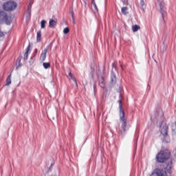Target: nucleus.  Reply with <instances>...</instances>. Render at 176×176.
<instances>
[{
	"label": "nucleus",
	"instance_id": "obj_25",
	"mask_svg": "<svg viewBox=\"0 0 176 176\" xmlns=\"http://www.w3.org/2000/svg\"><path fill=\"white\" fill-rule=\"evenodd\" d=\"M72 20H73V23L76 24V21H75V17H74V13L73 12H72Z\"/></svg>",
	"mask_w": 176,
	"mask_h": 176
},
{
	"label": "nucleus",
	"instance_id": "obj_30",
	"mask_svg": "<svg viewBox=\"0 0 176 176\" xmlns=\"http://www.w3.org/2000/svg\"><path fill=\"white\" fill-rule=\"evenodd\" d=\"M94 8H96V6H97V4H96V3L94 4H93Z\"/></svg>",
	"mask_w": 176,
	"mask_h": 176
},
{
	"label": "nucleus",
	"instance_id": "obj_3",
	"mask_svg": "<svg viewBox=\"0 0 176 176\" xmlns=\"http://www.w3.org/2000/svg\"><path fill=\"white\" fill-rule=\"evenodd\" d=\"M119 102V109H120V120L121 122V127L120 129V133L121 135H124L126 131L129 130V126H127V120L124 118L125 113L124 110L122 107V100H118Z\"/></svg>",
	"mask_w": 176,
	"mask_h": 176
},
{
	"label": "nucleus",
	"instance_id": "obj_11",
	"mask_svg": "<svg viewBox=\"0 0 176 176\" xmlns=\"http://www.w3.org/2000/svg\"><path fill=\"white\" fill-rule=\"evenodd\" d=\"M111 81L112 85H115V83H116V74H115V73H113V72H111Z\"/></svg>",
	"mask_w": 176,
	"mask_h": 176
},
{
	"label": "nucleus",
	"instance_id": "obj_32",
	"mask_svg": "<svg viewBox=\"0 0 176 176\" xmlns=\"http://www.w3.org/2000/svg\"><path fill=\"white\" fill-rule=\"evenodd\" d=\"M20 61H21V59H19V63H20Z\"/></svg>",
	"mask_w": 176,
	"mask_h": 176
},
{
	"label": "nucleus",
	"instance_id": "obj_15",
	"mask_svg": "<svg viewBox=\"0 0 176 176\" xmlns=\"http://www.w3.org/2000/svg\"><path fill=\"white\" fill-rule=\"evenodd\" d=\"M42 36V32L41 30L37 32L36 41L37 42H41V38Z\"/></svg>",
	"mask_w": 176,
	"mask_h": 176
},
{
	"label": "nucleus",
	"instance_id": "obj_2",
	"mask_svg": "<svg viewBox=\"0 0 176 176\" xmlns=\"http://www.w3.org/2000/svg\"><path fill=\"white\" fill-rule=\"evenodd\" d=\"M155 160L157 163H166V171L171 173L173 168V160L171 159V151L168 149L160 150L156 155Z\"/></svg>",
	"mask_w": 176,
	"mask_h": 176
},
{
	"label": "nucleus",
	"instance_id": "obj_26",
	"mask_svg": "<svg viewBox=\"0 0 176 176\" xmlns=\"http://www.w3.org/2000/svg\"><path fill=\"white\" fill-rule=\"evenodd\" d=\"M96 12H98V8H97V6L96 7H94Z\"/></svg>",
	"mask_w": 176,
	"mask_h": 176
},
{
	"label": "nucleus",
	"instance_id": "obj_13",
	"mask_svg": "<svg viewBox=\"0 0 176 176\" xmlns=\"http://www.w3.org/2000/svg\"><path fill=\"white\" fill-rule=\"evenodd\" d=\"M127 10H129V8L127 7H123L121 9V12L124 16H127V14H129V12H127Z\"/></svg>",
	"mask_w": 176,
	"mask_h": 176
},
{
	"label": "nucleus",
	"instance_id": "obj_6",
	"mask_svg": "<svg viewBox=\"0 0 176 176\" xmlns=\"http://www.w3.org/2000/svg\"><path fill=\"white\" fill-rule=\"evenodd\" d=\"M16 8H17V3L14 1H8L3 5V9L6 10V12H12L15 10Z\"/></svg>",
	"mask_w": 176,
	"mask_h": 176
},
{
	"label": "nucleus",
	"instance_id": "obj_18",
	"mask_svg": "<svg viewBox=\"0 0 176 176\" xmlns=\"http://www.w3.org/2000/svg\"><path fill=\"white\" fill-rule=\"evenodd\" d=\"M69 76L70 79H72L73 80H74L76 86H78V82H76V80L75 79V77H74V74H72V73L69 72Z\"/></svg>",
	"mask_w": 176,
	"mask_h": 176
},
{
	"label": "nucleus",
	"instance_id": "obj_23",
	"mask_svg": "<svg viewBox=\"0 0 176 176\" xmlns=\"http://www.w3.org/2000/svg\"><path fill=\"white\" fill-rule=\"evenodd\" d=\"M49 49H50V45H47V47L44 49L43 52L47 53V52L49 51Z\"/></svg>",
	"mask_w": 176,
	"mask_h": 176
},
{
	"label": "nucleus",
	"instance_id": "obj_16",
	"mask_svg": "<svg viewBox=\"0 0 176 176\" xmlns=\"http://www.w3.org/2000/svg\"><path fill=\"white\" fill-rule=\"evenodd\" d=\"M99 85L102 89H104V87H105V81L104 80V78H102L101 80H100Z\"/></svg>",
	"mask_w": 176,
	"mask_h": 176
},
{
	"label": "nucleus",
	"instance_id": "obj_31",
	"mask_svg": "<svg viewBox=\"0 0 176 176\" xmlns=\"http://www.w3.org/2000/svg\"><path fill=\"white\" fill-rule=\"evenodd\" d=\"M96 89V85H94V89Z\"/></svg>",
	"mask_w": 176,
	"mask_h": 176
},
{
	"label": "nucleus",
	"instance_id": "obj_14",
	"mask_svg": "<svg viewBox=\"0 0 176 176\" xmlns=\"http://www.w3.org/2000/svg\"><path fill=\"white\" fill-rule=\"evenodd\" d=\"M12 83V74H10L6 79V86H9Z\"/></svg>",
	"mask_w": 176,
	"mask_h": 176
},
{
	"label": "nucleus",
	"instance_id": "obj_20",
	"mask_svg": "<svg viewBox=\"0 0 176 176\" xmlns=\"http://www.w3.org/2000/svg\"><path fill=\"white\" fill-rule=\"evenodd\" d=\"M46 21L42 20L41 22V28L43 29L45 27Z\"/></svg>",
	"mask_w": 176,
	"mask_h": 176
},
{
	"label": "nucleus",
	"instance_id": "obj_28",
	"mask_svg": "<svg viewBox=\"0 0 176 176\" xmlns=\"http://www.w3.org/2000/svg\"><path fill=\"white\" fill-rule=\"evenodd\" d=\"M48 176H57V175H56V174H50Z\"/></svg>",
	"mask_w": 176,
	"mask_h": 176
},
{
	"label": "nucleus",
	"instance_id": "obj_19",
	"mask_svg": "<svg viewBox=\"0 0 176 176\" xmlns=\"http://www.w3.org/2000/svg\"><path fill=\"white\" fill-rule=\"evenodd\" d=\"M43 66L45 69H47V68H50V63H43Z\"/></svg>",
	"mask_w": 176,
	"mask_h": 176
},
{
	"label": "nucleus",
	"instance_id": "obj_24",
	"mask_svg": "<svg viewBox=\"0 0 176 176\" xmlns=\"http://www.w3.org/2000/svg\"><path fill=\"white\" fill-rule=\"evenodd\" d=\"M140 6H142V9H144V6H145V1H144V0L140 1Z\"/></svg>",
	"mask_w": 176,
	"mask_h": 176
},
{
	"label": "nucleus",
	"instance_id": "obj_12",
	"mask_svg": "<svg viewBox=\"0 0 176 176\" xmlns=\"http://www.w3.org/2000/svg\"><path fill=\"white\" fill-rule=\"evenodd\" d=\"M47 54V52H45L43 51V52L41 53V56H40V61H45V60H46V54Z\"/></svg>",
	"mask_w": 176,
	"mask_h": 176
},
{
	"label": "nucleus",
	"instance_id": "obj_4",
	"mask_svg": "<svg viewBox=\"0 0 176 176\" xmlns=\"http://www.w3.org/2000/svg\"><path fill=\"white\" fill-rule=\"evenodd\" d=\"M156 6H160V12L161 13V16L162 17V23H166L164 20L165 17H167V12L166 11V4L164 3V0H157L155 3Z\"/></svg>",
	"mask_w": 176,
	"mask_h": 176
},
{
	"label": "nucleus",
	"instance_id": "obj_1",
	"mask_svg": "<svg viewBox=\"0 0 176 176\" xmlns=\"http://www.w3.org/2000/svg\"><path fill=\"white\" fill-rule=\"evenodd\" d=\"M151 120H153V122H157L160 127V133L164 137V141H165V142H170V138L168 135V126L164 122V114L163 113V110L160 108L155 110L151 115Z\"/></svg>",
	"mask_w": 176,
	"mask_h": 176
},
{
	"label": "nucleus",
	"instance_id": "obj_10",
	"mask_svg": "<svg viewBox=\"0 0 176 176\" xmlns=\"http://www.w3.org/2000/svg\"><path fill=\"white\" fill-rule=\"evenodd\" d=\"M30 47H31V45H29L26 49V51L24 54V56H23V60L25 61H27V60H28V53H30Z\"/></svg>",
	"mask_w": 176,
	"mask_h": 176
},
{
	"label": "nucleus",
	"instance_id": "obj_9",
	"mask_svg": "<svg viewBox=\"0 0 176 176\" xmlns=\"http://www.w3.org/2000/svg\"><path fill=\"white\" fill-rule=\"evenodd\" d=\"M36 54H38V49H34L32 56L31 57V60L30 61V64H34V61L36 60Z\"/></svg>",
	"mask_w": 176,
	"mask_h": 176
},
{
	"label": "nucleus",
	"instance_id": "obj_5",
	"mask_svg": "<svg viewBox=\"0 0 176 176\" xmlns=\"http://www.w3.org/2000/svg\"><path fill=\"white\" fill-rule=\"evenodd\" d=\"M6 23L7 25H10L12 24V17L8 16L6 12L0 10V24H3Z\"/></svg>",
	"mask_w": 176,
	"mask_h": 176
},
{
	"label": "nucleus",
	"instance_id": "obj_17",
	"mask_svg": "<svg viewBox=\"0 0 176 176\" xmlns=\"http://www.w3.org/2000/svg\"><path fill=\"white\" fill-rule=\"evenodd\" d=\"M141 28L140 27V25H134L132 26V31L133 32H137V31H138V30H140Z\"/></svg>",
	"mask_w": 176,
	"mask_h": 176
},
{
	"label": "nucleus",
	"instance_id": "obj_21",
	"mask_svg": "<svg viewBox=\"0 0 176 176\" xmlns=\"http://www.w3.org/2000/svg\"><path fill=\"white\" fill-rule=\"evenodd\" d=\"M32 8V4H31V3H30V4L28 5V13H30V12H31Z\"/></svg>",
	"mask_w": 176,
	"mask_h": 176
},
{
	"label": "nucleus",
	"instance_id": "obj_22",
	"mask_svg": "<svg viewBox=\"0 0 176 176\" xmlns=\"http://www.w3.org/2000/svg\"><path fill=\"white\" fill-rule=\"evenodd\" d=\"M68 32H69V28H65L64 30H63V34H68Z\"/></svg>",
	"mask_w": 176,
	"mask_h": 176
},
{
	"label": "nucleus",
	"instance_id": "obj_29",
	"mask_svg": "<svg viewBox=\"0 0 176 176\" xmlns=\"http://www.w3.org/2000/svg\"><path fill=\"white\" fill-rule=\"evenodd\" d=\"M21 63H20L18 66H17V68H20V67H21Z\"/></svg>",
	"mask_w": 176,
	"mask_h": 176
},
{
	"label": "nucleus",
	"instance_id": "obj_7",
	"mask_svg": "<svg viewBox=\"0 0 176 176\" xmlns=\"http://www.w3.org/2000/svg\"><path fill=\"white\" fill-rule=\"evenodd\" d=\"M151 176H167V171L163 169L155 168Z\"/></svg>",
	"mask_w": 176,
	"mask_h": 176
},
{
	"label": "nucleus",
	"instance_id": "obj_8",
	"mask_svg": "<svg viewBox=\"0 0 176 176\" xmlns=\"http://www.w3.org/2000/svg\"><path fill=\"white\" fill-rule=\"evenodd\" d=\"M56 25H57V21L50 19L49 22L50 28H56Z\"/></svg>",
	"mask_w": 176,
	"mask_h": 176
},
{
	"label": "nucleus",
	"instance_id": "obj_27",
	"mask_svg": "<svg viewBox=\"0 0 176 176\" xmlns=\"http://www.w3.org/2000/svg\"><path fill=\"white\" fill-rule=\"evenodd\" d=\"M91 3H92V5H94V3H96V1L94 0H91Z\"/></svg>",
	"mask_w": 176,
	"mask_h": 176
}]
</instances>
